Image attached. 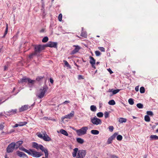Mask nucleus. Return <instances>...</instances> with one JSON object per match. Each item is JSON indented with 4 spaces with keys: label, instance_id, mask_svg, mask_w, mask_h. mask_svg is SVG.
<instances>
[{
    "label": "nucleus",
    "instance_id": "bf43d9fd",
    "mask_svg": "<svg viewBox=\"0 0 158 158\" xmlns=\"http://www.w3.org/2000/svg\"><path fill=\"white\" fill-rule=\"evenodd\" d=\"M90 109H97L96 106L94 105H91L90 106Z\"/></svg>",
    "mask_w": 158,
    "mask_h": 158
},
{
    "label": "nucleus",
    "instance_id": "13d9d810",
    "mask_svg": "<svg viewBox=\"0 0 158 158\" xmlns=\"http://www.w3.org/2000/svg\"><path fill=\"white\" fill-rule=\"evenodd\" d=\"M139 86H136L135 88V90L137 92L139 90Z\"/></svg>",
    "mask_w": 158,
    "mask_h": 158
},
{
    "label": "nucleus",
    "instance_id": "c85d7f7f",
    "mask_svg": "<svg viewBox=\"0 0 158 158\" xmlns=\"http://www.w3.org/2000/svg\"><path fill=\"white\" fill-rule=\"evenodd\" d=\"M127 119L126 118H119V121L120 123H125L126 122Z\"/></svg>",
    "mask_w": 158,
    "mask_h": 158
},
{
    "label": "nucleus",
    "instance_id": "4c0bfd02",
    "mask_svg": "<svg viewBox=\"0 0 158 158\" xmlns=\"http://www.w3.org/2000/svg\"><path fill=\"white\" fill-rule=\"evenodd\" d=\"M3 45L2 44H0V54L2 53L3 51Z\"/></svg>",
    "mask_w": 158,
    "mask_h": 158
},
{
    "label": "nucleus",
    "instance_id": "ddd939ff",
    "mask_svg": "<svg viewBox=\"0 0 158 158\" xmlns=\"http://www.w3.org/2000/svg\"><path fill=\"white\" fill-rule=\"evenodd\" d=\"M16 154L18 156L20 157H22L23 158H28L27 156L25 153L19 151H17Z\"/></svg>",
    "mask_w": 158,
    "mask_h": 158
},
{
    "label": "nucleus",
    "instance_id": "e2e57ef3",
    "mask_svg": "<svg viewBox=\"0 0 158 158\" xmlns=\"http://www.w3.org/2000/svg\"><path fill=\"white\" fill-rule=\"evenodd\" d=\"M54 81L53 79L52 78H50V82L52 83V84L53 83Z\"/></svg>",
    "mask_w": 158,
    "mask_h": 158
},
{
    "label": "nucleus",
    "instance_id": "c756f323",
    "mask_svg": "<svg viewBox=\"0 0 158 158\" xmlns=\"http://www.w3.org/2000/svg\"><path fill=\"white\" fill-rule=\"evenodd\" d=\"M63 62L64 63L66 67L70 69L71 68V66L69 64V63L66 60H63Z\"/></svg>",
    "mask_w": 158,
    "mask_h": 158
},
{
    "label": "nucleus",
    "instance_id": "5701e85b",
    "mask_svg": "<svg viewBox=\"0 0 158 158\" xmlns=\"http://www.w3.org/2000/svg\"><path fill=\"white\" fill-rule=\"evenodd\" d=\"M77 141L79 143L81 144H83L84 142V140L80 138H78L76 139Z\"/></svg>",
    "mask_w": 158,
    "mask_h": 158
},
{
    "label": "nucleus",
    "instance_id": "cd10ccee",
    "mask_svg": "<svg viewBox=\"0 0 158 158\" xmlns=\"http://www.w3.org/2000/svg\"><path fill=\"white\" fill-rule=\"evenodd\" d=\"M80 35L83 37L85 38L87 36V34L86 31H81Z\"/></svg>",
    "mask_w": 158,
    "mask_h": 158
},
{
    "label": "nucleus",
    "instance_id": "09e8293b",
    "mask_svg": "<svg viewBox=\"0 0 158 158\" xmlns=\"http://www.w3.org/2000/svg\"><path fill=\"white\" fill-rule=\"evenodd\" d=\"M99 50L103 52H105V49L103 47H99L98 48Z\"/></svg>",
    "mask_w": 158,
    "mask_h": 158
},
{
    "label": "nucleus",
    "instance_id": "e433bc0d",
    "mask_svg": "<svg viewBox=\"0 0 158 158\" xmlns=\"http://www.w3.org/2000/svg\"><path fill=\"white\" fill-rule=\"evenodd\" d=\"M136 106L139 109H142L143 107V105L141 103H139L137 104Z\"/></svg>",
    "mask_w": 158,
    "mask_h": 158
},
{
    "label": "nucleus",
    "instance_id": "6e6d98bb",
    "mask_svg": "<svg viewBox=\"0 0 158 158\" xmlns=\"http://www.w3.org/2000/svg\"><path fill=\"white\" fill-rule=\"evenodd\" d=\"M4 126L2 124H0V129L2 130L4 128Z\"/></svg>",
    "mask_w": 158,
    "mask_h": 158
},
{
    "label": "nucleus",
    "instance_id": "39448f33",
    "mask_svg": "<svg viewBox=\"0 0 158 158\" xmlns=\"http://www.w3.org/2000/svg\"><path fill=\"white\" fill-rule=\"evenodd\" d=\"M14 142H12L7 146L6 149V152L8 153L12 152L14 149H16Z\"/></svg>",
    "mask_w": 158,
    "mask_h": 158
},
{
    "label": "nucleus",
    "instance_id": "9b49d317",
    "mask_svg": "<svg viewBox=\"0 0 158 158\" xmlns=\"http://www.w3.org/2000/svg\"><path fill=\"white\" fill-rule=\"evenodd\" d=\"M39 91L40 92L38 94L37 96L40 99L42 98L44 96V94L46 92L42 89V88L40 89Z\"/></svg>",
    "mask_w": 158,
    "mask_h": 158
},
{
    "label": "nucleus",
    "instance_id": "8fccbe9b",
    "mask_svg": "<svg viewBox=\"0 0 158 158\" xmlns=\"http://www.w3.org/2000/svg\"><path fill=\"white\" fill-rule=\"evenodd\" d=\"M112 139L110 138V137L107 140V143L108 144H110L112 143Z\"/></svg>",
    "mask_w": 158,
    "mask_h": 158
},
{
    "label": "nucleus",
    "instance_id": "7ed1b4c3",
    "mask_svg": "<svg viewBox=\"0 0 158 158\" xmlns=\"http://www.w3.org/2000/svg\"><path fill=\"white\" fill-rule=\"evenodd\" d=\"M34 52L36 54L37 52L41 53L42 51L45 49V44H36L34 45Z\"/></svg>",
    "mask_w": 158,
    "mask_h": 158
},
{
    "label": "nucleus",
    "instance_id": "79ce46f5",
    "mask_svg": "<svg viewBox=\"0 0 158 158\" xmlns=\"http://www.w3.org/2000/svg\"><path fill=\"white\" fill-rule=\"evenodd\" d=\"M118 135V133L115 132L114 134L110 137V138L113 140Z\"/></svg>",
    "mask_w": 158,
    "mask_h": 158
},
{
    "label": "nucleus",
    "instance_id": "b1692460",
    "mask_svg": "<svg viewBox=\"0 0 158 158\" xmlns=\"http://www.w3.org/2000/svg\"><path fill=\"white\" fill-rule=\"evenodd\" d=\"M60 132L62 134L65 136H68L69 135L68 134V132H67V131H66L65 130H63V129H61L60 131Z\"/></svg>",
    "mask_w": 158,
    "mask_h": 158
},
{
    "label": "nucleus",
    "instance_id": "69168bd1",
    "mask_svg": "<svg viewBox=\"0 0 158 158\" xmlns=\"http://www.w3.org/2000/svg\"><path fill=\"white\" fill-rule=\"evenodd\" d=\"M45 7V4L44 2H43L42 3V8H44Z\"/></svg>",
    "mask_w": 158,
    "mask_h": 158
},
{
    "label": "nucleus",
    "instance_id": "aec40b11",
    "mask_svg": "<svg viewBox=\"0 0 158 158\" xmlns=\"http://www.w3.org/2000/svg\"><path fill=\"white\" fill-rule=\"evenodd\" d=\"M35 104V102H34L33 104L31 105V106H29L27 105H24L23 106H22L21 107L19 108V109H29L31 107L34 105Z\"/></svg>",
    "mask_w": 158,
    "mask_h": 158
},
{
    "label": "nucleus",
    "instance_id": "774afa93",
    "mask_svg": "<svg viewBox=\"0 0 158 158\" xmlns=\"http://www.w3.org/2000/svg\"><path fill=\"white\" fill-rule=\"evenodd\" d=\"M19 126V124H15V126H14V127H18Z\"/></svg>",
    "mask_w": 158,
    "mask_h": 158
},
{
    "label": "nucleus",
    "instance_id": "6e6552de",
    "mask_svg": "<svg viewBox=\"0 0 158 158\" xmlns=\"http://www.w3.org/2000/svg\"><path fill=\"white\" fill-rule=\"evenodd\" d=\"M45 45L46 48L49 47L57 48V42L50 41L48 42L47 43L45 44Z\"/></svg>",
    "mask_w": 158,
    "mask_h": 158
},
{
    "label": "nucleus",
    "instance_id": "3c124183",
    "mask_svg": "<svg viewBox=\"0 0 158 158\" xmlns=\"http://www.w3.org/2000/svg\"><path fill=\"white\" fill-rule=\"evenodd\" d=\"M108 128L109 131L110 132L113 131L114 129V127L113 126H110Z\"/></svg>",
    "mask_w": 158,
    "mask_h": 158
},
{
    "label": "nucleus",
    "instance_id": "c9c22d12",
    "mask_svg": "<svg viewBox=\"0 0 158 158\" xmlns=\"http://www.w3.org/2000/svg\"><path fill=\"white\" fill-rule=\"evenodd\" d=\"M139 91L141 93H144L145 92V91L144 88L143 86L141 87L140 88Z\"/></svg>",
    "mask_w": 158,
    "mask_h": 158
},
{
    "label": "nucleus",
    "instance_id": "4be33fe9",
    "mask_svg": "<svg viewBox=\"0 0 158 158\" xmlns=\"http://www.w3.org/2000/svg\"><path fill=\"white\" fill-rule=\"evenodd\" d=\"M44 77H45L44 75L43 76H37L36 78V80H35V81H37L38 82L40 81H42L43 79L44 78Z\"/></svg>",
    "mask_w": 158,
    "mask_h": 158
},
{
    "label": "nucleus",
    "instance_id": "4468645a",
    "mask_svg": "<svg viewBox=\"0 0 158 158\" xmlns=\"http://www.w3.org/2000/svg\"><path fill=\"white\" fill-rule=\"evenodd\" d=\"M74 47H75V48L74 50L72 51L71 54V55H74L80 49V47L78 45H74L73 46Z\"/></svg>",
    "mask_w": 158,
    "mask_h": 158
},
{
    "label": "nucleus",
    "instance_id": "4d7b16f0",
    "mask_svg": "<svg viewBox=\"0 0 158 158\" xmlns=\"http://www.w3.org/2000/svg\"><path fill=\"white\" fill-rule=\"evenodd\" d=\"M107 70L108 71V72L110 73V74H111L113 73V72L112 71L111 69H110V68L108 69Z\"/></svg>",
    "mask_w": 158,
    "mask_h": 158
},
{
    "label": "nucleus",
    "instance_id": "5fc2aeb1",
    "mask_svg": "<svg viewBox=\"0 0 158 158\" xmlns=\"http://www.w3.org/2000/svg\"><path fill=\"white\" fill-rule=\"evenodd\" d=\"M78 78L79 80H80L81 79H83L84 78L81 75H79L78 76Z\"/></svg>",
    "mask_w": 158,
    "mask_h": 158
},
{
    "label": "nucleus",
    "instance_id": "20e7f679",
    "mask_svg": "<svg viewBox=\"0 0 158 158\" xmlns=\"http://www.w3.org/2000/svg\"><path fill=\"white\" fill-rule=\"evenodd\" d=\"M88 129L87 127H83L81 129L76 130V132L77 135L78 136H80L85 134Z\"/></svg>",
    "mask_w": 158,
    "mask_h": 158
},
{
    "label": "nucleus",
    "instance_id": "f8f14e48",
    "mask_svg": "<svg viewBox=\"0 0 158 158\" xmlns=\"http://www.w3.org/2000/svg\"><path fill=\"white\" fill-rule=\"evenodd\" d=\"M16 113V110H10L8 111H5V113L6 115L7 116H10Z\"/></svg>",
    "mask_w": 158,
    "mask_h": 158
},
{
    "label": "nucleus",
    "instance_id": "052dcab7",
    "mask_svg": "<svg viewBox=\"0 0 158 158\" xmlns=\"http://www.w3.org/2000/svg\"><path fill=\"white\" fill-rule=\"evenodd\" d=\"M4 71H6L8 69V66L5 65L4 67Z\"/></svg>",
    "mask_w": 158,
    "mask_h": 158
},
{
    "label": "nucleus",
    "instance_id": "864d4df0",
    "mask_svg": "<svg viewBox=\"0 0 158 158\" xmlns=\"http://www.w3.org/2000/svg\"><path fill=\"white\" fill-rule=\"evenodd\" d=\"M38 136L39 138H40L42 139H43L44 138V136L42 134H41L40 133V134L38 135Z\"/></svg>",
    "mask_w": 158,
    "mask_h": 158
},
{
    "label": "nucleus",
    "instance_id": "6ab92c4d",
    "mask_svg": "<svg viewBox=\"0 0 158 158\" xmlns=\"http://www.w3.org/2000/svg\"><path fill=\"white\" fill-rule=\"evenodd\" d=\"M36 55H37V54L34 52H33L31 53L28 56V58L27 59L28 60H29V59L30 60H31Z\"/></svg>",
    "mask_w": 158,
    "mask_h": 158
},
{
    "label": "nucleus",
    "instance_id": "7c9ffc66",
    "mask_svg": "<svg viewBox=\"0 0 158 158\" xmlns=\"http://www.w3.org/2000/svg\"><path fill=\"white\" fill-rule=\"evenodd\" d=\"M48 40V37L46 36L43 38L42 40V42L44 43L47 42Z\"/></svg>",
    "mask_w": 158,
    "mask_h": 158
},
{
    "label": "nucleus",
    "instance_id": "dca6fc26",
    "mask_svg": "<svg viewBox=\"0 0 158 158\" xmlns=\"http://www.w3.org/2000/svg\"><path fill=\"white\" fill-rule=\"evenodd\" d=\"M45 133H43L44 135L43 139L46 141H49L52 140L51 139L46 133V132L44 131Z\"/></svg>",
    "mask_w": 158,
    "mask_h": 158
},
{
    "label": "nucleus",
    "instance_id": "473e14b6",
    "mask_svg": "<svg viewBox=\"0 0 158 158\" xmlns=\"http://www.w3.org/2000/svg\"><path fill=\"white\" fill-rule=\"evenodd\" d=\"M144 120L145 121L149 122L150 121V119L148 115H146L144 117Z\"/></svg>",
    "mask_w": 158,
    "mask_h": 158
},
{
    "label": "nucleus",
    "instance_id": "603ef678",
    "mask_svg": "<svg viewBox=\"0 0 158 158\" xmlns=\"http://www.w3.org/2000/svg\"><path fill=\"white\" fill-rule=\"evenodd\" d=\"M18 36V35H17L16 34V35H15L13 38V40H16Z\"/></svg>",
    "mask_w": 158,
    "mask_h": 158
},
{
    "label": "nucleus",
    "instance_id": "72a5a7b5",
    "mask_svg": "<svg viewBox=\"0 0 158 158\" xmlns=\"http://www.w3.org/2000/svg\"><path fill=\"white\" fill-rule=\"evenodd\" d=\"M43 152H44V154H45V158H48V150L47 149H46L45 150H44Z\"/></svg>",
    "mask_w": 158,
    "mask_h": 158
},
{
    "label": "nucleus",
    "instance_id": "c03bdc74",
    "mask_svg": "<svg viewBox=\"0 0 158 158\" xmlns=\"http://www.w3.org/2000/svg\"><path fill=\"white\" fill-rule=\"evenodd\" d=\"M95 52L97 56H99L101 54V52L98 51H95Z\"/></svg>",
    "mask_w": 158,
    "mask_h": 158
},
{
    "label": "nucleus",
    "instance_id": "f704fd0d",
    "mask_svg": "<svg viewBox=\"0 0 158 158\" xmlns=\"http://www.w3.org/2000/svg\"><path fill=\"white\" fill-rule=\"evenodd\" d=\"M128 102L129 104L131 105H132L134 103V100L133 99L131 98L129 99Z\"/></svg>",
    "mask_w": 158,
    "mask_h": 158
},
{
    "label": "nucleus",
    "instance_id": "0eeeda50",
    "mask_svg": "<svg viewBox=\"0 0 158 158\" xmlns=\"http://www.w3.org/2000/svg\"><path fill=\"white\" fill-rule=\"evenodd\" d=\"M32 147L33 148H35L37 149H40L43 152L47 149L46 148L44 147L42 145H39L36 142L33 143Z\"/></svg>",
    "mask_w": 158,
    "mask_h": 158
},
{
    "label": "nucleus",
    "instance_id": "f03ea898",
    "mask_svg": "<svg viewBox=\"0 0 158 158\" xmlns=\"http://www.w3.org/2000/svg\"><path fill=\"white\" fill-rule=\"evenodd\" d=\"M35 82V80H31L30 78L27 77L26 76L23 77L22 78L20 79L18 81V83L19 84L27 83L30 87L33 86Z\"/></svg>",
    "mask_w": 158,
    "mask_h": 158
},
{
    "label": "nucleus",
    "instance_id": "ea45409f",
    "mask_svg": "<svg viewBox=\"0 0 158 158\" xmlns=\"http://www.w3.org/2000/svg\"><path fill=\"white\" fill-rule=\"evenodd\" d=\"M48 89V86L46 84H45L43 86V88L42 89L44 90L45 91L47 92Z\"/></svg>",
    "mask_w": 158,
    "mask_h": 158
},
{
    "label": "nucleus",
    "instance_id": "680f3d73",
    "mask_svg": "<svg viewBox=\"0 0 158 158\" xmlns=\"http://www.w3.org/2000/svg\"><path fill=\"white\" fill-rule=\"evenodd\" d=\"M40 53L37 52V53H36L37 55H35V56H37V57H40L41 55H42L41 54H40Z\"/></svg>",
    "mask_w": 158,
    "mask_h": 158
},
{
    "label": "nucleus",
    "instance_id": "2f4dec72",
    "mask_svg": "<svg viewBox=\"0 0 158 158\" xmlns=\"http://www.w3.org/2000/svg\"><path fill=\"white\" fill-rule=\"evenodd\" d=\"M108 103L109 105H114L115 104V102L114 100H111L109 101Z\"/></svg>",
    "mask_w": 158,
    "mask_h": 158
},
{
    "label": "nucleus",
    "instance_id": "f3484780",
    "mask_svg": "<svg viewBox=\"0 0 158 158\" xmlns=\"http://www.w3.org/2000/svg\"><path fill=\"white\" fill-rule=\"evenodd\" d=\"M23 141L20 140L17 142L16 143L14 142L15 146L16 149H18L23 143Z\"/></svg>",
    "mask_w": 158,
    "mask_h": 158
},
{
    "label": "nucleus",
    "instance_id": "a18cd8bd",
    "mask_svg": "<svg viewBox=\"0 0 158 158\" xmlns=\"http://www.w3.org/2000/svg\"><path fill=\"white\" fill-rule=\"evenodd\" d=\"M62 15L61 14H60L58 16V19L59 21L61 22L62 21Z\"/></svg>",
    "mask_w": 158,
    "mask_h": 158
},
{
    "label": "nucleus",
    "instance_id": "0e129e2a",
    "mask_svg": "<svg viewBox=\"0 0 158 158\" xmlns=\"http://www.w3.org/2000/svg\"><path fill=\"white\" fill-rule=\"evenodd\" d=\"M43 119L45 120H48L50 119L48 118V117H44L43 118Z\"/></svg>",
    "mask_w": 158,
    "mask_h": 158
},
{
    "label": "nucleus",
    "instance_id": "9d476101",
    "mask_svg": "<svg viewBox=\"0 0 158 158\" xmlns=\"http://www.w3.org/2000/svg\"><path fill=\"white\" fill-rule=\"evenodd\" d=\"M120 91V89H109L107 91V92H112V93H111L110 94V97H111L114 95L117 94Z\"/></svg>",
    "mask_w": 158,
    "mask_h": 158
},
{
    "label": "nucleus",
    "instance_id": "2eb2a0df",
    "mask_svg": "<svg viewBox=\"0 0 158 158\" xmlns=\"http://www.w3.org/2000/svg\"><path fill=\"white\" fill-rule=\"evenodd\" d=\"M74 114V111H72L70 113L68 114L67 115H65L64 117H63L62 118L63 119L66 118H68V119H70L72 117H73Z\"/></svg>",
    "mask_w": 158,
    "mask_h": 158
},
{
    "label": "nucleus",
    "instance_id": "37998d69",
    "mask_svg": "<svg viewBox=\"0 0 158 158\" xmlns=\"http://www.w3.org/2000/svg\"><path fill=\"white\" fill-rule=\"evenodd\" d=\"M123 138L122 136L121 135H118L117 136V139L118 141H121Z\"/></svg>",
    "mask_w": 158,
    "mask_h": 158
},
{
    "label": "nucleus",
    "instance_id": "49530a36",
    "mask_svg": "<svg viewBox=\"0 0 158 158\" xmlns=\"http://www.w3.org/2000/svg\"><path fill=\"white\" fill-rule=\"evenodd\" d=\"M147 115H150L151 116H152L153 115V113L152 111H147Z\"/></svg>",
    "mask_w": 158,
    "mask_h": 158
},
{
    "label": "nucleus",
    "instance_id": "393cba45",
    "mask_svg": "<svg viewBox=\"0 0 158 158\" xmlns=\"http://www.w3.org/2000/svg\"><path fill=\"white\" fill-rule=\"evenodd\" d=\"M151 140H156L158 139V136L156 135H152L150 136Z\"/></svg>",
    "mask_w": 158,
    "mask_h": 158
},
{
    "label": "nucleus",
    "instance_id": "1a4fd4ad",
    "mask_svg": "<svg viewBox=\"0 0 158 158\" xmlns=\"http://www.w3.org/2000/svg\"><path fill=\"white\" fill-rule=\"evenodd\" d=\"M91 122L94 125H98L101 124L102 122L101 119L95 116L91 118Z\"/></svg>",
    "mask_w": 158,
    "mask_h": 158
},
{
    "label": "nucleus",
    "instance_id": "de8ad7c7",
    "mask_svg": "<svg viewBox=\"0 0 158 158\" xmlns=\"http://www.w3.org/2000/svg\"><path fill=\"white\" fill-rule=\"evenodd\" d=\"M104 114V116L105 118H106L109 117V113L108 112H106Z\"/></svg>",
    "mask_w": 158,
    "mask_h": 158
},
{
    "label": "nucleus",
    "instance_id": "a19ab883",
    "mask_svg": "<svg viewBox=\"0 0 158 158\" xmlns=\"http://www.w3.org/2000/svg\"><path fill=\"white\" fill-rule=\"evenodd\" d=\"M27 123V122L24 121L23 122H21L19 123V126H23L26 125Z\"/></svg>",
    "mask_w": 158,
    "mask_h": 158
},
{
    "label": "nucleus",
    "instance_id": "f257e3e1",
    "mask_svg": "<svg viewBox=\"0 0 158 158\" xmlns=\"http://www.w3.org/2000/svg\"><path fill=\"white\" fill-rule=\"evenodd\" d=\"M19 149L35 157L38 158L43 155V154L41 152H37L33 149H30L28 150L23 147H21L19 148Z\"/></svg>",
    "mask_w": 158,
    "mask_h": 158
},
{
    "label": "nucleus",
    "instance_id": "a878e982",
    "mask_svg": "<svg viewBox=\"0 0 158 158\" xmlns=\"http://www.w3.org/2000/svg\"><path fill=\"white\" fill-rule=\"evenodd\" d=\"M91 133L93 135H98L99 134V132L98 131L96 130H93L91 131Z\"/></svg>",
    "mask_w": 158,
    "mask_h": 158
},
{
    "label": "nucleus",
    "instance_id": "58836bf2",
    "mask_svg": "<svg viewBox=\"0 0 158 158\" xmlns=\"http://www.w3.org/2000/svg\"><path fill=\"white\" fill-rule=\"evenodd\" d=\"M97 115L98 117L99 118H101L103 116V114L102 112H99L97 113Z\"/></svg>",
    "mask_w": 158,
    "mask_h": 158
},
{
    "label": "nucleus",
    "instance_id": "bb28decb",
    "mask_svg": "<svg viewBox=\"0 0 158 158\" xmlns=\"http://www.w3.org/2000/svg\"><path fill=\"white\" fill-rule=\"evenodd\" d=\"M8 30V25L7 24H6V29H5V31L4 32V35H3V36L2 37V38H4L5 36L7 34V33Z\"/></svg>",
    "mask_w": 158,
    "mask_h": 158
},
{
    "label": "nucleus",
    "instance_id": "423d86ee",
    "mask_svg": "<svg viewBox=\"0 0 158 158\" xmlns=\"http://www.w3.org/2000/svg\"><path fill=\"white\" fill-rule=\"evenodd\" d=\"M86 154V151L85 150L80 149L79 150L76 158H84Z\"/></svg>",
    "mask_w": 158,
    "mask_h": 158
},
{
    "label": "nucleus",
    "instance_id": "412c9836",
    "mask_svg": "<svg viewBox=\"0 0 158 158\" xmlns=\"http://www.w3.org/2000/svg\"><path fill=\"white\" fill-rule=\"evenodd\" d=\"M90 59L89 63L91 64H95V60L93 57L90 56H89Z\"/></svg>",
    "mask_w": 158,
    "mask_h": 158
},
{
    "label": "nucleus",
    "instance_id": "338daca9",
    "mask_svg": "<svg viewBox=\"0 0 158 158\" xmlns=\"http://www.w3.org/2000/svg\"><path fill=\"white\" fill-rule=\"evenodd\" d=\"M41 10L42 12L44 14L45 13V10L44 8H41Z\"/></svg>",
    "mask_w": 158,
    "mask_h": 158
},
{
    "label": "nucleus",
    "instance_id": "a211bd4d",
    "mask_svg": "<svg viewBox=\"0 0 158 158\" xmlns=\"http://www.w3.org/2000/svg\"><path fill=\"white\" fill-rule=\"evenodd\" d=\"M79 151L78 148H75L73 150V152H72V156L73 157H77V154Z\"/></svg>",
    "mask_w": 158,
    "mask_h": 158
}]
</instances>
